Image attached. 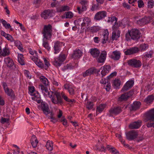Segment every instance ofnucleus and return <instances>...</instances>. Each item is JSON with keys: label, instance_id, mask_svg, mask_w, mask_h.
<instances>
[{"label": "nucleus", "instance_id": "nucleus-1", "mask_svg": "<svg viewBox=\"0 0 154 154\" xmlns=\"http://www.w3.org/2000/svg\"><path fill=\"white\" fill-rule=\"evenodd\" d=\"M52 26L51 24L45 25L42 33L43 35V46L48 50L50 49V47L47 40L49 39L51 36Z\"/></svg>", "mask_w": 154, "mask_h": 154}, {"label": "nucleus", "instance_id": "nucleus-2", "mask_svg": "<svg viewBox=\"0 0 154 154\" xmlns=\"http://www.w3.org/2000/svg\"><path fill=\"white\" fill-rule=\"evenodd\" d=\"M148 121L150 122H148L146 126L147 127H152L154 128V109L149 110L145 114V119H144L145 122Z\"/></svg>", "mask_w": 154, "mask_h": 154}, {"label": "nucleus", "instance_id": "nucleus-3", "mask_svg": "<svg viewBox=\"0 0 154 154\" xmlns=\"http://www.w3.org/2000/svg\"><path fill=\"white\" fill-rule=\"evenodd\" d=\"M48 97L51 99L52 103L54 104H59L62 103L60 93L58 92H50V93H48Z\"/></svg>", "mask_w": 154, "mask_h": 154}, {"label": "nucleus", "instance_id": "nucleus-4", "mask_svg": "<svg viewBox=\"0 0 154 154\" xmlns=\"http://www.w3.org/2000/svg\"><path fill=\"white\" fill-rule=\"evenodd\" d=\"M67 55L63 53H61L58 57H55L53 62V64L56 67L60 66L63 62L65 60Z\"/></svg>", "mask_w": 154, "mask_h": 154}, {"label": "nucleus", "instance_id": "nucleus-5", "mask_svg": "<svg viewBox=\"0 0 154 154\" xmlns=\"http://www.w3.org/2000/svg\"><path fill=\"white\" fill-rule=\"evenodd\" d=\"M2 86L5 94L11 98H14L15 95L14 91L12 89L8 88L6 83H3Z\"/></svg>", "mask_w": 154, "mask_h": 154}, {"label": "nucleus", "instance_id": "nucleus-6", "mask_svg": "<svg viewBox=\"0 0 154 154\" xmlns=\"http://www.w3.org/2000/svg\"><path fill=\"white\" fill-rule=\"evenodd\" d=\"M82 22L81 23V28L85 29V28H88L91 24V20L90 18L85 17L82 18Z\"/></svg>", "mask_w": 154, "mask_h": 154}, {"label": "nucleus", "instance_id": "nucleus-7", "mask_svg": "<svg viewBox=\"0 0 154 154\" xmlns=\"http://www.w3.org/2000/svg\"><path fill=\"white\" fill-rule=\"evenodd\" d=\"M97 70L94 67H92L89 68L84 72H82L81 74L84 78H85L86 77L88 76L93 75L96 73Z\"/></svg>", "mask_w": 154, "mask_h": 154}, {"label": "nucleus", "instance_id": "nucleus-8", "mask_svg": "<svg viewBox=\"0 0 154 154\" xmlns=\"http://www.w3.org/2000/svg\"><path fill=\"white\" fill-rule=\"evenodd\" d=\"M122 111V109L119 106H116L112 108L109 111V116L117 115L120 113Z\"/></svg>", "mask_w": 154, "mask_h": 154}, {"label": "nucleus", "instance_id": "nucleus-9", "mask_svg": "<svg viewBox=\"0 0 154 154\" xmlns=\"http://www.w3.org/2000/svg\"><path fill=\"white\" fill-rule=\"evenodd\" d=\"M116 27L112 28L113 31L112 38L113 40H117L120 36V31Z\"/></svg>", "mask_w": 154, "mask_h": 154}, {"label": "nucleus", "instance_id": "nucleus-10", "mask_svg": "<svg viewBox=\"0 0 154 154\" xmlns=\"http://www.w3.org/2000/svg\"><path fill=\"white\" fill-rule=\"evenodd\" d=\"M134 83V80H129L124 85L122 89V91L124 92L127 91L133 86Z\"/></svg>", "mask_w": 154, "mask_h": 154}, {"label": "nucleus", "instance_id": "nucleus-11", "mask_svg": "<svg viewBox=\"0 0 154 154\" xmlns=\"http://www.w3.org/2000/svg\"><path fill=\"white\" fill-rule=\"evenodd\" d=\"M135 39V29H132L131 30H128V33L126 35V39L127 41H128L131 39L134 40Z\"/></svg>", "mask_w": 154, "mask_h": 154}, {"label": "nucleus", "instance_id": "nucleus-12", "mask_svg": "<svg viewBox=\"0 0 154 154\" xmlns=\"http://www.w3.org/2000/svg\"><path fill=\"white\" fill-rule=\"evenodd\" d=\"M121 53L120 51L116 50L112 52L110 57L115 60H119L120 58Z\"/></svg>", "mask_w": 154, "mask_h": 154}, {"label": "nucleus", "instance_id": "nucleus-13", "mask_svg": "<svg viewBox=\"0 0 154 154\" xmlns=\"http://www.w3.org/2000/svg\"><path fill=\"white\" fill-rule=\"evenodd\" d=\"M152 20L150 17H145L138 20H137V23L140 26H142L149 23Z\"/></svg>", "mask_w": 154, "mask_h": 154}, {"label": "nucleus", "instance_id": "nucleus-14", "mask_svg": "<svg viewBox=\"0 0 154 154\" xmlns=\"http://www.w3.org/2000/svg\"><path fill=\"white\" fill-rule=\"evenodd\" d=\"M80 4L82 5V7H77V10L78 13L80 14L83 12L85 11L87 9L86 5L87 3V2L86 1H82L80 2Z\"/></svg>", "mask_w": 154, "mask_h": 154}, {"label": "nucleus", "instance_id": "nucleus-15", "mask_svg": "<svg viewBox=\"0 0 154 154\" xmlns=\"http://www.w3.org/2000/svg\"><path fill=\"white\" fill-rule=\"evenodd\" d=\"M111 67L109 65H104L101 67L100 69V70L101 71V74L102 77L104 76L108 73Z\"/></svg>", "mask_w": 154, "mask_h": 154}, {"label": "nucleus", "instance_id": "nucleus-16", "mask_svg": "<svg viewBox=\"0 0 154 154\" xmlns=\"http://www.w3.org/2000/svg\"><path fill=\"white\" fill-rule=\"evenodd\" d=\"M64 45V44L62 42L57 41L55 42L54 46V54H56L59 53L60 50V47Z\"/></svg>", "mask_w": 154, "mask_h": 154}, {"label": "nucleus", "instance_id": "nucleus-17", "mask_svg": "<svg viewBox=\"0 0 154 154\" xmlns=\"http://www.w3.org/2000/svg\"><path fill=\"white\" fill-rule=\"evenodd\" d=\"M106 16V14L105 11H99L95 15L94 18L97 20H100L104 18Z\"/></svg>", "mask_w": 154, "mask_h": 154}, {"label": "nucleus", "instance_id": "nucleus-18", "mask_svg": "<svg viewBox=\"0 0 154 154\" xmlns=\"http://www.w3.org/2000/svg\"><path fill=\"white\" fill-rule=\"evenodd\" d=\"M107 55L106 51H102L100 56L97 59V61L99 63H103L104 62Z\"/></svg>", "mask_w": 154, "mask_h": 154}, {"label": "nucleus", "instance_id": "nucleus-19", "mask_svg": "<svg viewBox=\"0 0 154 154\" xmlns=\"http://www.w3.org/2000/svg\"><path fill=\"white\" fill-rule=\"evenodd\" d=\"M108 22H110L111 23H114V24L112 26V28H114L115 27L116 28L118 27L119 26H121L120 23L119 24L117 23V18L115 17H109Z\"/></svg>", "mask_w": 154, "mask_h": 154}, {"label": "nucleus", "instance_id": "nucleus-20", "mask_svg": "<svg viewBox=\"0 0 154 154\" xmlns=\"http://www.w3.org/2000/svg\"><path fill=\"white\" fill-rule=\"evenodd\" d=\"M10 52L9 48L7 47H5L0 51V56L5 57L8 56L10 54Z\"/></svg>", "mask_w": 154, "mask_h": 154}, {"label": "nucleus", "instance_id": "nucleus-21", "mask_svg": "<svg viewBox=\"0 0 154 154\" xmlns=\"http://www.w3.org/2000/svg\"><path fill=\"white\" fill-rule=\"evenodd\" d=\"M31 95V98L33 100L36 101L38 103H41L40 95L38 92H35Z\"/></svg>", "mask_w": 154, "mask_h": 154}, {"label": "nucleus", "instance_id": "nucleus-22", "mask_svg": "<svg viewBox=\"0 0 154 154\" xmlns=\"http://www.w3.org/2000/svg\"><path fill=\"white\" fill-rule=\"evenodd\" d=\"M126 138L129 140H132L134 139L135 137V131L131 130L128 132L125 133Z\"/></svg>", "mask_w": 154, "mask_h": 154}, {"label": "nucleus", "instance_id": "nucleus-23", "mask_svg": "<svg viewBox=\"0 0 154 154\" xmlns=\"http://www.w3.org/2000/svg\"><path fill=\"white\" fill-rule=\"evenodd\" d=\"M52 12L50 10H46L41 14V16L44 19H47L51 16Z\"/></svg>", "mask_w": 154, "mask_h": 154}, {"label": "nucleus", "instance_id": "nucleus-24", "mask_svg": "<svg viewBox=\"0 0 154 154\" xmlns=\"http://www.w3.org/2000/svg\"><path fill=\"white\" fill-rule=\"evenodd\" d=\"M82 52L79 49L75 50L74 51L72 55V57L75 59L79 58L82 55Z\"/></svg>", "mask_w": 154, "mask_h": 154}, {"label": "nucleus", "instance_id": "nucleus-25", "mask_svg": "<svg viewBox=\"0 0 154 154\" xmlns=\"http://www.w3.org/2000/svg\"><path fill=\"white\" fill-rule=\"evenodd\" d=\"M90 52L91 55L94 57H97L99 56L100 54V51L97 48H91L90 50Z\"/></svg>", "mask_w": 154, "mask_h": 154}, {"label": "nucleus", "instance_id": "nucleus-26", "mask_svg": "<svg viewBox=\"0 0 154 154\" xmlns=\"http://www.w3.org/2000/svg\"><path fill=\"white\" fill-rule=\"evenodd\" d=\"M4 62L8 67H11L14 65V63L12 60L9 57L5 58Z\"/></svg>", "mask_w": 154, "mask_h": 154}, {"label": "nucleus", "instance_id": "nucleus-27", "mask_svg": "<svg viewBox=\"0 0 154 154\" xmlns=\"http://www.w3.org/2000/svg\"><path fill=\"white\" fill-rule=\"evenodd\" d=\"M42 109L44 113L47 115L50 112V110L48 104L44 102L42 103Z\"/></svg>", "mask_w": 154, "mask_h": 154}, {"label": "nucleus", "instance_id": "nucleus-28", "mask_svg": "<svg viewBox=\"0 0 154 154\" xmlns=\"http://www.w3.org/2000/svg\"><path fill=\"white\" fill-rule=\"evenodd\" d=\"M121 81L119 79H116L113 82L112 85L114 88L119 89L121 84Z\"/></svg>", "mask_w": 154, "mask_h": 154}, {"label": "nucleus", "instance_id": "nucleus-29", "mask_svg": "<svg viewBox=\"0 0 154 154\" xmlns=\"http://www.w3.org/2000/svg\"><path fill=\"white\" fill-rule=\"evenodd\" d=\"M100 28L98 26H93L90 27H88L87 29L88 31L94 33L97 32L100 30Z\"/></svg>", "mask_w": 154, "mask_h": 154}, {"label": "nucleus", "instance_id": "nucleus-30", "mask_svg": "<svg viewBox=\"0 0 154 154\" xmlns=\"http://www.w3.org/2000/svg\"><path fill=\"white\" fill-rule=\"evenodd\" d=\"M29 53L32 55H33V56L30 57V58L32 60H35L37 59L38 57L37 52L31 49H29Z\"/></svg>", "mask_w": 154, "mask_h": 154}, {"label": "nucleus", "instance_id": "nucleus-31", "mask_svg": "<svg viewBox=\"0 0 154 154\" xmlns=\"http://www.w3.org/2000/svg\"><path fill=\"white\" fill-rule=\"evenodd\" d=\"M46 86H44L42 84H41L39 85V88L40 90L42 93L45 96L46 94V93L48 95V93H50L48 91L47 88L46 87Z\"/></svg>", "mask_w": 154, "mask_h": 154}, {"label": "nucleus", "instance_id": "nucleus-32", "mask_svg": "<svg viewBox=\"0 0 154 154\" xmlns=\"http://www.w3.org/2000/svg\"><path fill=\"white\" fill-rule=\"evenodd\" d=\"M109 33L107 29L104 30L103 33V43L104 44L106 43V42L108 40Z\"/></svg>", "mask_w": 154, "mask_h": 154}, {"label": "nucleus", "instance_id": "nucleus-33", "mask_svg": "<svg viewBox=\"0 0 154 154\" xmlns=\"http://www.w3.org/2000/svg\"><path fill=\"white\" fill-rule=\"evenodd\" d=\"M31 143L33 147L35 148L37 146L38 141L35 136H32L31 138Z\"/></svg>", "mask_w": 154, "mask_h": 154}, {"label": "nucleus", "instance_id": "nucleus-34", "mask_svg": "<svg viewBox=\"0 0 154 154\" xmlns=\"http://www.w3.org/2000/svg\"><path fill=\"white\" fill-rule=\"evenodd\" d=\"M18 60L19 63L21 65H25L24 59L23 54H18Z\"/></svg>", "mask_w": 154, "mask_h": 154}, {"label": "nucleus", "instance_id": "nucleus-35", "mask_svg": "<svg viewBox=\"0 0 154 154\" xmlns=\"http://www.w3.org/2000/svg\"><path fill=\"white\" fill-rule=\"evenodd\" d=\"M126 55H131L135 53V47H132L124 51Z\"/></svg>", "mask_w": 154, "mask_h": 154}, {"label": "nucleus", "instance_id": "nucleus-36", "mask_svg": "<svg viewBox=\"0 0 154 154\" xmlns=\"http://www.w3.org/2000/svg\"><path fill=\"white\" fill-rule=\"evenodd\" d=\"M47 149L49 151H51L53 149V142L51 141H48L46 145Z\"/></svg>", "mask_w": 154, "mask_h": 154}, {"label": "nucleus", "instance_id": "nucleus-37", "mask_svg": "<svg viewBox=\"0 0 154 154\" xmlns=\"http://www.w3.org/2000/svg\"><path fill=\"white\" fill-rule=\"evenodd\" d=\"M16 46H17L18 49L21 51H23V48L22 46V44L20 41L18 40H16L14 42Z\"/></svg>", "mask_w": 154, "mask_h": 154}, {"label": "nucleus", "instance_id": "nucleus-38", "mask_svg": "<svg viewBox=\"0 0 154 154\" xmlns=\"http://www.w3.org/2000/svg\"><path fill=\"white\" fill-rule=\"evenodd\" d=\"M128 94L125 93L121 95V96L119 98L118 100L119 101H123L126 100L129 97Z\"/></svg>", "mask_w": 154, "mask_h": 154}, {"label": "nucleus", "instance_id": "nucleus-39", "mask_svg": "<svg viewBox=\"0 0 154 154\" xmlns=\"http://www.w3.org/2000/svg\"><path fill=\"white\" fill-rule=\"evenodd\" d=\"M41 82L45 85L47 86L49 85V81L44 76H41L40 78Z\"/></svg>", "mask_w": 154, "mask_h": 154}, {"label": "nucleus", "instance_id": "nucleus-40", "mask_svg": "<svg viewBox=\"0 0 154 154\" xmlns=\"http://www.w3.org/2000/svg\"><path fill=\"white\" fill-rule=\"evenodd\" d=\"M154 96L149 95L144 100V101L146 103H149L152 102L154 100Z\"/></svg>", "mask_w": 154, "mask_h": 154}, {"label": "nucleus", "instance_id": "nucleus-41", "mask_svg": "<svg viewBox=\"0 0 154 154\" xmlns=\"http://www.w3.org/2000/svg\"><path fill=\"white\" fill-rule=\"evenodd\" d=\"M61 95L63 98L66 101L71 103H74L75 102V100L74 99H70L68 98L64 94H61Z\"/></svg>", "mask_w": 154, "mask_h": 154}, {"label": "nucleus", "instance_id": "nucleus-42", "mask_svg": "<svg viewBox=\"0 0 154 154\" xmlns=\"http://www.w3.org/2000/svg\"><path fill=\"white\" fill-rule=\"evenodd\" d=\"M69 10V7L68 6H63L57 8L59 12H62Z\"/></svg>", "mask_w": 154, "mask_h": 154}, {"label": "nucleus", "instance_id": "nucleus-43", "mask_svg": "<svg viewBox=\"0 0 154 154\" xmlns=\"http://www.w3.org/2000/svg\"><path fill=\"white\" fill-rule=\"evenodd\" d=\"M35 63L37 65L38 67L40 68H43L44 66V64L40 60L38 59V57H37V59H36L35 60H33Z\"/></svg>", "mask_w": 154, "mask_h": 154}, {"label": "nucleus", "instance_id": "nucleus-44", "mask_svg": "<svg viewBox=\"0 0 154 154\" xmlns=\"http://www.w3.org/2000/svg\"><path fill=\"white\" fill-rule=\"evenodd\" d=\"M106 105L105 104H100L97 107V111L100 112H102L106 107Z\"/></svg>", "mask_w": 154, "mask_h": 154}, {"label": "nucleus", "instance_id": "nucleus-45", "mask_svg": "<svg viewBox=\"0 0 154 154\" xmlns=\"http://www.w3.org/2000/svg\"><path fill=\"white\" fill-rule=\"evenodd\" d=\"M153 52L152 51H150L148 52H146L144 54V56L145 57L151 58Z\"/></svg>", "mask_w": 154, "mask_h": 154}, {"label": "nucleus", "instance_id": "nucleus-46", "mask_svg": "<svg viewBox=\"0 0 154 154\" xmlns=\"http://www.w3.org/2000/svg\"><path fill=\"white\" fill-rule=\"evenodd\" d=\"M93 103L90 101H88L86 104V106L87 108L88 109H91L93 106Z\"/></svg>", "mask_w": 154, "mask_h": 154}, {"label": "nucleus", "instance_id": "nucleus-47", "mask_svg": "<svg viewBox=\"0 0 154 154\" xmlns=\"http://www.w3.org/2000/svg\"><path fill=\"white\" fill-rule=\"evenodd\" d=\"M148 45L147 44H142L140 45V48L141 51H145L148 48Z\"/></svg>", "mask_w": 154, "mask_h": 154}, {"label": "nucleus", "instance_id": "nucleus-48", "mask_svg": "<svg viewBox=\"0 0 154 154\" xmlns=\"http://www.w3.org/2000/svg\"><path fill=\"white\" fill-rule=\"evenodd\" d=\"M2 5L3 6L5 12L9 16L10 14V12L8 9V7L7 5L4 4L2 2Z\"/></svg>", "mask_w": 154, "mask_h": 154}, {"label": "nucleus", "instance_id": "nucleus-49", "mask_svg": "<svg viewBox=\"0 0 154 154\" xmlns=\"http://www.w3.org/2000/svg\"><path fill=\"white\" fill-rule=\"evenodd\" d=\"M82 20V18H79L74 21V23L75 24L76 26H79L80 25V24L81 25V23Z\"/></svg>", "mask_w": 154, "mask_h": 154}, {"label": "nucleus", "instance_id": "nucleus-50", "mask_svg": "<svg viewBox=\"0 0 154 154\" xmlns=\"http://www.w3.org/2000/svg\"><path fill=\"white\" fill-rule=\"evenodd\" d=\"M128 63L130 66L134 67H135V60L134 59L129 60Z\"/></svg>", "mask_w": 154, "mask_h": 154}, {"label": "nucleus", "instance_id": "nucleus-51", "mask_svg": "<svg viewBox=\"0 0 154 154\" xmlns=\"http://www.w3.org/2000/svg\"><path fill=\"white\" fill-rule=\"evenodd\" d=\"M5 38L7 40L10 41L11 42H13L14 41V40L13 37L10 34H8Z\"/></svg>", "mask_w": 154, "mask_h": 154}, {"label": "nucleus", "instance_id": "nucleus-52", "mask_svg": "<svg viewBox=\"0 0 154 154\" xmlns=\"http://www.w3.org/2000/svg\"><path fill=\"white\" fill-rule=\"evenodd\" d=\"M135 41L139 39L141 36V33L137 30L135 29Z\"/></svg>", "mask_w": 154, "mask_h": 154}, {"label": "nucleus", "instance_id": "nucleus-53", "mask_svg": "<svg viewBox=\"0 0 154 154\" xmlns=\"http://www.w3.org/2000/svg\"><path fill=\"white\" fill-rule=\"evenodd\" d=\"M73 14L70 11L67 12L66 13V18H71L73 17Z\"/></svg>", "mask_w": 154, "mask_h": 154}, {"label": "nucleus", "instance_id": "nucleus-54", "mask_svg": "<svg viewBox=\"0 0 154 154\" xmlns=\"http://www.w3.org/2000/svg\"><path fill=\"white\" fill-rule=\"evenodd\" d=\"M154 5V1L153 0H148V6L150 8H152Z\"/></svg>", "mask_w": 154, "mask_h": 154}, {"label": "nucleus", "instance_id": "nucleus-55", "mask_svg": "<svg viewBox=\"0 0 154 154\" xmlns=\"http://www.w3.org/2000/svg\"><path fill=\"white\" fill-rule=\"evenodd\" d=\"M109 149L111 150L112 154H119V152L114 148L110 147H109Z\"/></svg>", "mask_w": 154, "mask_h": 154}, {"label": "nucleus", "instance_id": "nucleus-56", "mask_svg": "<svg viewBox=\"0 0 154 154\" xmlns=\"http://www.w3.org/2000/svg\"><path fill=\"white\" fill-rule=\"evenodd\" d=\"M141 121L140 120L135 122V129L139 128L141 126Z\"/></svg>", "mask_w": 154, "mask_h": 154}, {"label": "nucleus", "instance_id": "nucleus-57", "mask_svg": "<svg viewBox=\"0 0 154 154\" xmlns=\"http://www.w3.org/2000/svg\"><path fill=\"white\" fill-rule=\"evenodd\" d=\"M75 88L72 86L71 88H70V89L69 90V94L70 95H73L75 94Z\"/></svg>", "mask_w": 154, "mask_h": 154}, {"label": "nucleus", "instance_id": "nucleus-58", "mask_svg": "<svg viewBox=\"0 0 154 154\" xmlns=\"http://www.w3.org/2000/svg\"><path fill=\"white\" fill-rule=\"evenodd\" d=\"M72 86V85H70L69 84L66 83L64 85L63 87L64 89L66 90H67L68 91L70 89V88H71Z\"/></svg>", "mask_w": 154, "mask_h": 154}, {"label": "nucleus", "instance_id": "nucleus-59", "mask_svg": "<svg viewBox=\"0 0 154 154\" xmlns=\"http://www.w3.org/2000/svg\"><path fill=\"white\" fill-rule=\"evenodd\" d=\"M106 88L105 89L107 91H109L110 89L111 88V85L109 83V82L108 81L107 82V84H106Z\"/></svg>", "mask_w": 154, "mask_h": 154}, {"label": "nucleus", "instance_id": "nucleus-60", "mask_svg": "<svg viewBox=\"0 0 154 154\" xmlns=\"http://www.w3.org/2000/svg\"><path fill=\"white\" fill-rule=\"evenodd\" d=\"M142 65L141 62L139 60H135V68L139 67Z\"/></svg>", "mask_w": 154, "mask_h": 154}, {"label": "nucleus", "instance_id": "nucleus-61", "mask_svg": "<svg viewBox=\"0 0 154 154\" xmlns=\"http://www.w3.org/2000/svg\"><path fill=\"white\" fill-rule=\"evenodd\" d=\"M138 6L140 8H142L144 6V4L143 1L141 0H139L138 1Z\"/></svg>", "mask_w": 154, "mask_h": 154}, {"label": "nucleus", "instance_id": "nucleus-62", "mask_svg": "<svg viewBox=\"0 0 154 154\" xmlns=\"http://www.w3.org/2000/svg\"><path fill=\"white\" fill-rule=\"evenodd\" d=\"M24 73L25 76L27 78L30 79L31 78V76L28 71L25 70L24 71Z\"/></svg>", "mask_w": 154, "mask_h": 154}, {"label": "nucleus", "instance_id": "nucleus-63", "mask_svg": "<svg viewBox=\"0 0 154 154\" xmlns=\"http://www.w3.org/2000/svg\"><path fill=\"white\" fill-rule=\"evenodd\" d=\"M141 103L140 102L135 101V110L139 109L140 107Z\"/></svg>", "mask_w": 154, "mask_h": 154}, {"label": "nucleus", "instance_id": "nucleus-64", "mask_svg": "<svg viewBox=\"0 0 154 154\" xmlns=\"http://www.w3.org/2000/svg\"><path fill=\"white\" fill-rule=\"evenodd\" d=\"M61 122H63V124L64 125H66L67 124V121L65 118L63 117L60 120Z\"/></svg>", "mask_w": 154, "mask_h": 154}]
</instances>
